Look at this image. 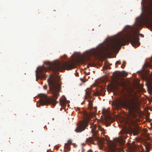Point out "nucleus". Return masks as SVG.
Here are the masks:
<instances>
[{"label": "nucleus", "instance_id": "7", "mask_svg": "<svg viewBox=\"0 0 152 152\" xmlns=\"http://www.w3.org/2000/svg\"><path fill=\"white\" fill-rule=\"evenodd\" d=\"M93 135L92 137H89L86 139V142H90L92 143H94V140H97L98 139V137L96 135V133L92 132Z\"/></svg>", "mask_w": 152, "mask_h": 152}, {"label": "nucleus", "instance_id": "6", "mask_svg": "<svg viewBox=\"0 0 152 152\" xmlns=\"http://www.w3.org/2000/svg\"><path fill=\"white\" fill-rule=\"evenodd\" d=\"M125 85V82L123 81H121V82L116 83L115 86L114 84H110L108 86V87L110 90H117L118 89V86H120L124 87Z\"/></svg>", "mask_w": 152, "mask_h": 152}, {"label": "nucleus", "instance_id": "28", "mask_svg": "<svg viewBox=\"0 0 152 152\" xmlns=\"http://www.w3.org/2000/svg\"><path fill=\"white\" fill-rule=\"evenodd\" d=\"M142 9L143 10H144V8H143V7H142Z\"/></svg>", "mask_w": 152, "mask_h": 152}, {"label": "nucleus", "instance_id": "27", "mask_svg": "<svg viewBox=\"0 0 152 152\" xmlns=\"http://www.w3.org/2000/svg\"><path fill=\"white\" fill-rule=\"evenodd\" d=\"M88 152H93L91 150H88Z\"/></svg>", "mask_w": 152, "mask_h": 152}, {"label": "nucleus", "instance_id": "30", "mask_svg": "<svg viewBox=\"0 0 152 152\" xmlns=\"http://www.w3.org/2000/svg\"><path fill=\"white\" fill-rule=\"evenodd\" d=\"M89 73H90V72H89L88 73V75L89 74Z\"/></svg>", "mask_w": 152, "mask_h": 152}, {"label": "nucleus", "instance_id": "16", "mask_svg": "<svg viewBox=\"0 0 152 152\" xmlns=\"http://www.w3.org/2000/svg\"><path fill=\"white\" fill-rule=\"evenodd\" d=\"M65 104V101L63 100H61V99H60L59 100V104L61 106L62 105H64Z\"/></svg>", "mask_w": 152, "mask_h": 152}, {"label": "nucleus", "instance_id": "18", "mask_svg": "<svg viewBox=\"0 0 152 152\" xmlns=\"http://www.w3.org/2000/svg\"><path fill=\"white\" fill-rule=\"evenodd\" d=\"M67 57V56L66 55H64L63 56H61V59L63 60L64 59H66Z\"/></svg>", "mask_w": 152, "mask_h": 152}, {"label": "nucleus", "instance_id": "25", "mask_svg": "<svg viewBox=\"0 0 152 152\" xmlns=\"http://www.w3.org/2000/svg\"><path fill=\"white\" fill-rule=\"evenodd\" d=\"M80 79L82 81H83V83H85V82H86V81H85H85H83V79H82V78H80Z\"/></svg>", "mask_w": 152, "mask_h": 152}, {"label": "nucleus", "instance_id": "22", "mask_svg": "<svg viewBox=\"0 0 152 152\" xmlns=\"http://www.w3.org/2000/svg\"><path fill=\"white\" fill-rule=\"evenodd\" d=\"M43 88L44 89L46 90L48 88V86L46 85H45L44 86Z\"/></svg>", "mask_w": 152, "mask_h": 152}, {"label": "nucleus", "instance_id": "15", "mask_svg": "<svg viewBox=\"0 0 152 152\" xmlns=\"http://www.w3.org/2000/svg\"><path fill=\"white\" fill-rule=\"evenodd\" d=\"M116 142L120 144H122L123 143V139L121 138H117Z\"/></svg>", "mask_w": 152, "mask_h": 152}, {"label": "nucleus", "instance_id": "21", "mask_svg": "<svg viewBox=\"0 0 152 152\" xmlns=\"http://www.w3.org/2000/svg\"><path fill=\"white\" fill-rule=\"evenodd\" d=\"M126 64V62L125 61H123V64H122V67L124 66V67H125V65Z\"/></svg>", "mask_w": 152, "mask_h": 152}, {"label": "nucleus", "instance_id": "13", "mask_svg": "<svg viewBox=\"0 0 152 152\" xmlns=\"http://www.w3.org/2000/svg\"><path fill=\"white\" fill-rule=\"evenodd\" d=\"M88 101L89 102L88 104V107L89 109H91L92 107L93 102L92 101L88 99Z\"/></svg>", "mask_w": 152, "mask_h": 152}, {"label": "nucleus", "instance_id": "23", "mask_svg": "<svg viewBox=\"0 0 152 152\" xmlns=\"http://www.w3.org/2000/svg\"><path fill=\"white\" fill-rule=\"evenodd\" d=\"M116 63L118 64H120V63H121V62H120V61H117L116 62Z\"/></svg>", "mask_w": 152, "mask_h": 152}, {"label": "nucleus", "instance_id": "2", "mask_svg": "<svg viewBox=\"0 0 152 152\" xmlns=\"http://www.w3.org/2000/svg\"><path fill=\"white\" fill-rule=\"evenodd\" d=\"M130 26L126 25L124 29L126 34L123 37L121 33L119 37L116 38L113 43L109 45L107 49L109 53H112L122 45H125L126 41H129L134 47H137L140 44L139 42V33L135 31Z\"/></svg>", "mask_w": 152, "mask_h": 152}, {"label": "nucleus", "instance_id": "26", "mask_svg": "<svg viewBox=\"0 0 152 152\" xmlns=\"http://www.w3.org/2000/svg\"><path fill=\"white\" fill-rule=\"evenodd\" d=\"M86 58H83V60H84V62H86Z\"/></svg>", "mask_w": 152, "mask_h": 152}, {"label": "nucleus", "instance_id": "11", "mask_svg": "<svg viewBox=\"0 0 152 152\" xmlns=\"http://www.w3.org/2000/svg\"><path fill=\"white\" fill-rule=\"evenodd\" d=\"M110 112V111L108 110H105L104 108L103 109V110H102V113L103 115H108Z\"/></svg>", "mask_w": 152, "mask_h": 152}, {"label": "nucleus", "instance_id": "10", "mask_svg": "<svg viewBox=\"0 0 152 152\" xmlns=\"http://www.w3.org/2000/svg\"><path fill=\"white\" fill-rule=\"evenodd\" d=\"M133 134L134 135H137L139 132V129L135 128L132 130Z\"/></svg>", "mask_w": 152, "mask_h": 152}, {"label": "nucleus", "instance_id": "4", "mask_svg": "<svg viewBox=\"0 0 152 152\" xmlns=\"http://www.w3.org/2000/svg\"><path fill=\"white\" fill-rule=\"evenodd\" d=\"M142 16V21L139 20V18H136L135 24L137 26H141L143 23H147L151 20H152V3L145 9Z\"/></svg>", "mask_w": 152, "mask_h": 152}, {"label": "nucleus", "instance_id": "5", "mask_svg": "<svg viewBox=\"0 0 152 152\" xmlns=\"http://www.w3.org/2000/svg\"><path fill=\"white\" fill-rule=\"evenodd\" d=\"M82 114L84 116L83 120L80 121L77 124V128L75 130V131L77 132H81L85 129L88 126V123L91 115V114L88 113L86 111H84Z\"/></svg>", "mask_w": 152, "mask_h": 152}, {"label": "nucleus", "instance_id": "3", "mask_svg": "<svg viewBox=\"0 0 152 152\" xmlns=\"http://www.w3.org/2000/svg\"><path fill=\"white\" fill-rule=\"evenodd\" d=\"M132 101L127 103L125 100L119 99L115 102H112L111 104L116 109H119L121 106H123L127 108L129 111L133 112L138 108L139 102L137 99H132Z\"/></svg>", "mask_w": 152, "mask_h": 152}, {"label": "nucleus", "instance_id": "9", "mask_svg": "<svg viewBox=\"0 0 152 152\" xmlns=\"http://www.w3.org/2000/svg\"><path fill=\"white\" fill-rule=\"evenodd\" d=\"M86 91L85 98L86 99H91V98H92V97L91 96L92 92V90L90 89H88Z\"/></svg>", "mask_w": 152, "mask_h": 152}, {"label": "nucleus", "instance_id": "1", "mask_svg": "<svg viewBox=\"0 0 152 152\" xmlns=\"http://www.w3.org/2000/svg\"><path fill=\"white\" fill-rule=\"evenodd\" d=\"M45 63L47 65V67L44 66L40 67L38 70L39 73L37 71H36V76L37 77L39 74L40 76L45 78L46 76L43 74V71L48 70L52 71L54 75H51L47 81L49 86V90L52 94L54 99L48 98L45 94H39L40 97L39 105L43 106L51 104L55 106L57 103H58V102L56 101L55 99L57 98L59 96V93L61 91V88L60 78L56 73L65 69L69 70L74 68L76 65V61L73 59L68 62L62 63L59 61L51 62L49 61H45Z\"/></svg>", "mask_w": 152, "mask_h": 152}, {"label": "nucleus", "instance_id": "20", "mask_svg": "<svg viewBox=\"0 0 152 152\" xmlns=\"http://www.w3.org/2000/svg\"><path fill=\"white\" fill-rule=\"evenodd\" d=\"M72 143V140L71 139H69L67 142V143H68L70 145Z\"/></svg>", "mask_w": 152, "mask_h": 152}, {"label": "nucleus", "instance_id": "14", "mask_svg": "<svg viewBox=\"0 0 152 152\" xmlns=\"http://www.w3.org/2000/svg\"><path fill=\"white\" fill-rule=\"evenodd\" d=\"M93 95L95 96H99L102 95V94L101 92L97 91L96 92H94Z\"/></svg>", "mask_w": 152, "mask_h": 152}, {"label": "nucleus", "instance_id": "29", "mask_svg": "<svg viewBox=\"0 0 152 152\" xmlns=\"http://www.w3.org/2000/svg\"><path fill=\"white\" fill-rule=\"evenodd\" d=\"M143 1H144V0H142V3L143 2Z\"/></svg>", "mask_w": 152, "mask_h": 152}, {"label": "nucleus", "instance_id": "8", "mask_svg": "<svg viewBox=\"0 0 152 152\" xmlns=\"http://www.w3.org/2000/svg\"><path fill=\"white\" fill-rule=\"evenodd\" d=\"M109 152H120V149L114 144L109 145Z\"/></svg>", "mask_w": 152, "mask_h": 152}, {"label": "nucleus", "instance_id": "12", "mask_svg": "<svg viewBox=\"0 0 152 152\" xmlns=\"http://www.w3.org/2000/svg\"><path fill=\"white\" fill-rule=\"evenodd\" d=\"M70 145L68 143H65L64 148L66 149L68 151H70Z\"/></svg>", "mask_w": 152, "mask_h": 152}, {"label": "nucleus", "instance_id": "17", "mask_svg": "<svg viewBox=\"0 0 152 152\" xmlns=\"http://www.w3.org/2000/svg\"><path fill=\"white\" fill-rule=\"evenodd\" d=\"M98 128L99 130L102 131V132H104V129L103 128H102L101 126L100 125H99L98 126ZM102 134H104L105 133L102 132Z\"/></svg>", "mask_w": 152, "mask_h": 152}, {"label": "nucleus", "instance_id": "19", "mask_svg": "<svg viewBox=\"0 0 152 152\" xmlns=\"http://www.w3.org/2000/svg\"><path fill=\"white\" fill-rule=\"evenodd\" d=\"M88 59V61H86L87 63L89 64V65H91V64L90 63V58H89L88 57L87 58Z\"/></svg>", "mask_w": 152, "mask_h": 152}, {"label": "nucleus", "instance_id": "24", "mask_svg": "<svg viewBox=\"0 0 152 152\" xmlns=\"http://www.w3.org/2000/svg\"><path fill=\"white\" fill-rule=\"evenodd\" d=\"M94 52H91V53H90L89 55H91L92 54H94Z\"/></svg>", "mask_w": 152, "mask_h": 152}]
</instances>
